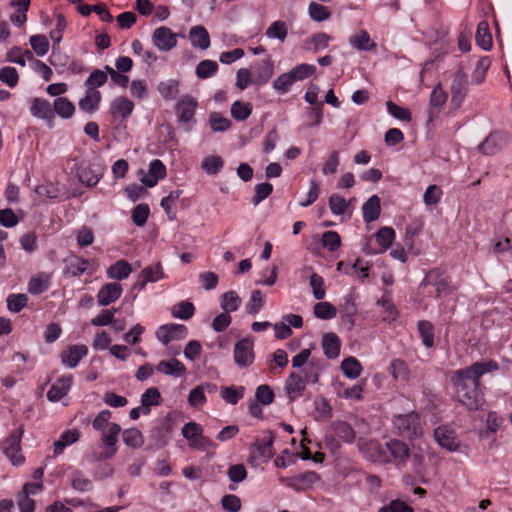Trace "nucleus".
I'll return each instance as SVG.
<instances>
[{"label":"nucleus","instance_id":"nucleus-2","mask_svg":"<svg viewBox=\"0 0 512 512\" xmlns=\"http://www.w3.org/2000/svg\"><path fill=\"white\" fill-rule=\"evenodd\" d=\"M392 423L397 434L403 438L413 440L422 435L420 418L416 412L395 415Z\"/></svg>","mask_w":512,"mask_h":512},{"label":"nucleus","instance_id":"nucleus-44","mask_svg":"<svg viewBox=\"0 0 512 512\" xmlns=\"http://www.w3.org/2000/svg\"><path fill=\"white\" fill-rule=\"evenodd\" d=\"M157 89L165 100H173L179 93V82L175 79L161 81Z\"/></svg>","mask_w":512,"mask_h":512},{"label":"nucleus","instance_id":"nucleus-25","mask_svg":"<svg viewBox=\"0 0 512 512\" xmlns=\"http://www.w3.org/2000/svg\"><path fill=\"white\" fill-rule=\"evenodd\" d=\"M133 109V102L129 100L126 96L116 97L110 105V113L114 118H127L129 115L132 114Z\"/></svg>","mask_w":512,"mask_h":512},{"label":"nucleus","instance_id":"nucleus-51","mask_svg":"<svg viewBox=\"0 0 512 512\" xmlns=\"http://www.w3.org/2000/svg\"><path fill=\"white\" fill-rule=\"evenodd\" d=\"M218 68L219 66L216 61L206 59L199 62L195 73L198 78L207 79L213 76L218 71Z\"/></svg>","mask_w":512,"mask_h":512},{"label":"nucleus","instance_id":"nucleus-61","mask_svg":"<svg viewBox=\"0 0 512 512\" xmlns=\"http://www.w3.org/2000/svg\"><path fill=\"white\" fill-rule=\"evenodd\" d=\"M315 412L318 414L315 418L329 419L332 417V407L329 402L322 396H317L314 400Z\"/></svg>","mask_w":512,"mask_h":512},{"label":"nucleus","instance_id":"nucleus-35","mask_svg":"<svg viewBox=\"0 0 512 512\" xmlns=\"http://www.w3.org/2000/svg\"><path fill=\"white\" fill-rule=\"evenodd\" d=\"M132 272L131 265L126 260H118L107 269V276L118 281L126 279Z\"/></svg>","mask_w":512,"mask_h":512},{"label":"nucleus","instance_id":"nucleus-53","mask_svg":"<svg viewBox=\"0 0 512 512\" xmlns=\"http://www.w3.org/2000/svg\"><path fill=\"white\" fill-rule=\"evenodd\" d=\"M108 80L107 74L100 70L95 69L84 82L86 89L97 91L96 88L103 86Z\"/></svg>","mask_w":512,"mask_h":512},{"label":"nucleus","instance_id":"nucleus-33","mask_svg":"<svg viewBox=\"0 0 512 512\" xmlns=\"http://www.w3.org/2000/svg\"><path fill=\"white\" fill-rule=\"evenodd\" d=\"M380 212V198L377 195H372L362 206L363 220L366 223L377 220L380 216Z\"/></svg>","mask_w":512,"mask_h":512},{"label":"nucleus","instance_id":"nucleus-50","mask_svg":"<svg viewBox=\"0 0 512 512\" xmlns=\"http://www.w3.org/2000/svg\"><path fill=\"white\" fill-rule=\"evenodd\" d=\"M209 125L213 132H225L230 129L232 122L218 112L209 115Z\"/></svg>","mask_w":512,"mask_h":512},{"label":"nucleus","instance_id":"nucleus-12","mask_svg":"<svg viewBox=\"0 0 512 512\" xmlns=\"http://www.w3.org/2000/svg\"><path fill=\"white\" fill-rule=\"evenodd\" d=\"M434 439L439 446L451 452L457 451L461 444L455 431L446 426L434 430Z\"/></svg>","mask_w":512,"mask_h":512},{"label":"nucleus","instance_id":"nucleus-19","mask_svg":"<svg viewBox=\"0 0 512 512\" xmlns=\"http://www.w3.org/2000/svg\"><path fill=\"white\" fill-rule=\"evenodd\" d=\"M319 480L320 476L318 473L306 471L291 477L288 485L296 491H304L311 488Z\"/></svg>","mask_w":512,"mask_h":512},{"label":"nucleus","instance_id":"nucleus-56","mask_svg":"<svg viewBox=\"0 0 512 512\" xmlns=\"http://www.w3.org/2000/svg\"><path fill=\"white\" fill-rule=\"evenodd\" d=\"M490 65H491V60L488 56L481 57L477 61L476 67L472 73V82L475 84L482 83Z\"/></svg>","mask_w":512,"mask_h":512},{"label":"nucleus","instance_id":"nucleus-6","mask_svg":"<svg viewBox=\"0 0 512 512\" xmlns=\"http://www.w3.org/2000/svg\"><path fill=\"white\" fill-rule=\"evenodd\" d=\"M451 104L455 108H459L466 97L468 91V79L462 68L458 69L452 79L450 86Z\"/></svg>","mask_w":512,"mask_h":512},{"label":"nucleus","instance_id":"nucleus-17","mask_svg":"<svg viewBox=\"0 0 512 512\" xmlns=\"http://www.w3.org/2000/svg\"><path fill=\"white\" fill-rule=\"evenodd\" d=\"M88 353L85 345H70L66 351L61 354L62 363L68 368H75L79 362Z\"/></svg>","mask_w":512,"mask_h":512},{"label":"nucleus","instance_id":"nucleus-1","mask_svg":"<svg viewBox=\"0 0 512 512\" xmlns=\"http://www.w3.org/2000/svg\"><path fill=\"white\" fill-rule=\"evenodd\" d=\"M499 370L495 360L477 361L470 366L451 372L450 383L456 400L470 411L478 410L484 402L480 379L488 373Z\"/></svg>","mask_w":512,"mask_h":512},{"label":"nucleus","instance_id":"nucleus-59","mask_svg":"<svg viewBox=\"0 0 512 512\" xmlns=\"http://www.w3.org/2000/svg\"><path fill=\"white\" fill-rule=\"evenodd\" d=\"M124 443L132 448H138L143 444V436L137 428H129L122 434Z\"/></svg>","mask_w":512,"mask_h":512},{"label":"nucleus","instance_id":"nucleus-43","mask_svg":"<svg viewBox=\"0 0 512 512\" xmlns=\"http://www.w3.org/2000/svg\"><path fill=\"white\" fill-rule=\"evenodd\" d=\"M341 369L347 378L356 379L362 371V366L355 357L350 356L342 361Z\"/></svg>","mask_w":512,"mask_h":512},{"label":"nucleus","instance_id":"nucleus-24","mask_svg":"<svg viewBox=\"0 0 512 512\" xmlns=\"http://www.w3.org/2000/svg\"><path fill=\"white\" fill-rule=\"evenodd\" d=\"M71 384L72 376L59 378L48 390L47 399L51 402L60 401L69 392Z\"/></svg>","mask_w":512,"mask_h":512},{"label":"nucleus","instance_id":"nucleus-9","mask_svg":"<svg viewBox=\"0 0 512 512\" xmlns=\"http://www.w3.org/2000/svg\"><path fill=\"white\" fill-rule=\"evenodd\" d=\"M23 430L10 434L3 443V452L10 459L13 465H21L25 459L21 454V437Z\"/></svg>","mask_w":512,"mask_h":512},{"label":"nucleus","instance_id":"nucleus-40","mask_svg":"<svg viewBox=\"0 0 512 512\" xmlns=\"http://www.w3.org/2000/svg\"><path fill=\"white\" fill-rule=\"evenodd\" d=\"M253 111V106L249 102L235 101L231 105V116L236 121H245L248 119Z\"/></svg>","mask_w":512,"mask_h":512},{"label":"nucleus","instance_id":"nucleus-16","mask_svg":"<svg viewBox=\"0 0 512 512\" xmlns=\"http://www.w3.org/2000/svg\"><path fill=\"white\" fill-rule=\"evenodd\" d=\"M306 388V382L302 375L292 372L285 381L284 389L288 395L289 401L293 402L301 396Z\"/></svg>","mask_w":512,"mask_h":512},{"label":"nucleus","instance_id":"nucleus-60","mask_svg":"<svg viewBox=\"0 0 512 512\" xmlns=\"http://www.w3.org/2000/svg\"><path fill=\"white\" fill-rule=\"evenodd\" d=\"M316 67L314 65H309L306 63H302L299 65H296L293 67L289 73L292 76L293 80L296 81H302L309 76H311L313 73H315Z\"/></svg>","mask_w":512,"mask_h":512},{"label":"nucleus","instance_id":"nucleus-62","mask_svg":"<svg viewBox=\"0 0 512 512\" xmlns=\"http://www.w3.org/2000/svg\"><path fill=\"white\" fill-rule=\"evenodd\" d=\"M33 51L38 56H44L49 50V41L45 35H32L29 39Z\"/></svg>","mask_w":512,"mask_h":512},{"label":"nucleus","instance_id":"nucleus-21","mask_svg":"<svg viewBox=\"0 0 512 512\" xmlns=\"http://www.w3.org/2000/svg\"><path fill=\"white\" fill-rule=\"evenodd\" d=\"M274 440V434L271 431H267L261 441L253 445L252 452L256 453V457L264 458L265 460L271 459L275 454L273 448Z\"/></svg>","mask_w":512,"mask_h":512},{"label":"nucleus","instance_id":"nucleus-20","mask_svg":"<svg viewBox=\"0 0 512 512\" xmlns=\"http://www.w3.org/2000/svg\"><path fill=\"white\" fill-rule=\"evenodd\" d=\"M174 429V421L172 415L167 414L161 423L152 430V438L157 444L164 446L167 444L169 437Z\"/></svg>","mask_w":512,"mask_h":512},{"label":"nucleus","instance_id":"nucleus-41","mask_svg":"<svg viewBox=\"0 0 512 512\" xmlns=\"http://www.w3.org/2000/svg\"><path fill=\"white\" fill-rule=\"evenodd\" d=\"M245 388L243 386H223L221 387V397L231 405H236L243 398Z\"/></svg>","mask_w":512,"mask_h":512},{"label":"nucleus","instance_id":"nucleus-23","mask_svg":"<svg viewBox=\"0 0 512 512\" xmlns=\"http://www.w3.org/2000/svg\"><path fill=\"white\" fill-rule=\"evenodd\" d=\"M274 74V63L269 57L266 60L261 61L252 77V84L256 86H262L266 84Z\"/></svg>","mask_w":512,"mask_h":512},{"label":"nucleus","instance_id":"nucleus-36","mask_svg":"<svg viewBox=\"0 0 512 512\" xmlns=\"http://www.w3.org/2000/svg\"><path fill=\"white\" fill-rule=\"evenodd\" d=\"M52 110L54 115H58L63 119H70L74 112V104L66 97H57L53 102Z\"/></svg>","mask_w":512,"mask_h":512},{"label":"nucleus","instance_id":"nucleus-31","mask_svg":"<svg viewBox=\"0 0 512 512\" xmlns=\"http://www.w3.org/2000/svg\"><path fill=\"white\" fill-rule=\"evenodd\" d=\"M102 176V171L98 165H89L81 167L78 170V178L81 183L88 187L95 186Z\"/></svg>","mask_w":512,"mask_h":512},{"label":"nucleus","instance_id":"nucleus-27","mask_svg":"<svg viewBox=\"0 0 512 512\" xmlns=\"http://www.w3.org/2000/svg\"><path fill=\"white\" fill-rule=\"evenodd\" d=\"M324 355L329 359H335L340 354L341 341L337 334L329 332L322 337Z\"/></svg>","mask_w":512,"mask_h":512},{"label":"nucleus","instance_id":"nucleus-22","mask_svg":"<svg viewBox=\"0 0 512 512\" xmlns=\"http://www.w3.org/2000/svg\"><path fill=\"white\" fill-rule=\"evenodd\" d=\"M340 313L343 321L348 323L349 329H352L356 322L357 307L352 293L343 297L340 304Z\"/></svg>","mask_w":512,"mask_h":512},{"label":"nucleus","instance_id":"nucleus-18","mask_svg":"<svg viewBox=\"0 0 512 512\" xmlns=\"http://www.w3.org/2000/svg\"><path fill=\"white\" fill-rule=\"evenodd\" d=\"M166 177V167L159 159H154L149 165V175L141 177V182L149 188L156 186L159 180Z\"/></svg>","mask_w":512,"mask_h":512},{"label":"nucleus","instance_id":"nucleus-42","mask_svg":"<svg viewBox=\"0 0 512 512\" xmlns=\"http://www.w3.org/2000/svg\"><path fill=\"white\" fill-rule=\"evenodd\" d=\"M349 43L360 51H370L376 44L371 41L370 35L367 31L362 30L358 35L351 36Z\"/></svg>","mask_w":512,"mask_h":512},{"label":"nucleus","instance_id":"nucleus-39","mask_svg":"<svg viewBox=\"0 0 512 512\" xmlns=\"http://www.w3.org/2000/svg\"><path fill=\"white\" fill-rule=\"evenodd\" d=\"M417 328L420 337L422 338V343L426 348H431L434 346V325L428 320H420L417 323Z\"/></svg>","mask_w":512,"mask_h":512},{"label":"nucleus","instance_id":"nucleus-32","mask_svg":"<svg viewBox=\"0 0 512 512\" xmlns=\"http://www.w3.org/2000/svg\"><path fill=\"white\" fill-rule=\"evenodd\" d=\"M101 98L102 96L99 91L86 89L84 97H82L78 102V106L80 110L92 114L98 110Z\"/></svg>","mask_w":512,"mask_h":512},{"label":"nucleus","instance_id":"nucleus-29","mask_svg":"<svg viewBox=\"0 0 512 512\" xmlns=\"http://www.w3.org/2000/svg\"><path fill=\"white\" fill-rule=\"evenodd\" d=\"M448 98L447 93L443 90L441 83H438L430 94V105L432 110L429 112L428 124L434 120L435 112H439L441 107L446 103Z\"/></svg>","mask_w":512,"mask_h":512},{"label":"nucleus","instance_id":"nucleus-52","mask_svg":"<svg viewBox=\"0 0 512 512\" xmlns=\"http://www.w3.org/2000/svg\"><path fill=\"white\" fill-rule=\"evenodd\" d=\"M241 305V298L235 291H228L223 294L221 308L229 313L238 310Z\"/></svg>","mask_w":512,"mask_h":512},{"label":"nucleus","instance_id":"nucleus-5","mask_svg":"<svg viewBox=\"0 0 512 512\" xmlns=\"http://www.w3.org/2000/svg\"><path fill=\"white\" fill-rule=\"evenodd\" d=\"M358 447L369 461L378 463L381 465H387L389 460L386 454V443L382 445L377 440H365L363 438L358 439Z\"/></svg>","mask_w":512,"mask_h":512},{"label":"nucleus","instance_id":"nucleus-26","mask_svg":"<svg viewBox=\"0 0 512 512\" xmlns=\"http://www.w3.org/2000/svg\"><path fill=\"white\" fill-rule=\"evenodd\" d=\"M156 370L159 373L173 376L175 378L181 377L186 373L185 365L176 358H172L171 360L167 361H160L156 366Z\"/></svg>","mask_w":512,"mask_h":512},{"label":"nucleus","instance_id":"nucleus-55","mask_svg":"<svg viewBox=\"0 0 512 512\" xmlns=\"http://www.w3.org/2000/svg\"><path fill=\"white\" fill-rule=\"evenodd\" d=\"M224 165V160L221 156L213 155L208 156L202 161V169L209 175L217 174Z\"/></svg>","mask_w":512,"mask_h":512},{"label":"nucleus","instance_id":"nucleus-15","mask_svg":"<svg viewBox=\"0 0 512 512\" xmlns=\"http://www.w3.org/2000/svg\"><path fill=\"white\" fill-rule=\"evenodd\" d=\"M506 143V137L501 132L490 133L485 140L479 144L478 149L485 155H494L499 152Z\"/></svg>","mask_w":512,"mask_h":512},{"label":"nucleus","instance_id":"nucleus-54","mask_svg":"<svg viewBox=\"0 0 512 512\" xmlns=\"http://www.w3.org/2000/svg\"><path fill=\"white\" fill-rule=\"evenodd\" d=\"M310 18L316 22H322L330 18L331 13L327 7L317 2H311L308 6Z\"/></svg>","mask_w":512,"mask_h":512},{"label":"nucleus","instance_id":"nucleus-46","mask_svg":"<svg viewBox=\"0 0 512 512\" xmlns=\"http://www.w3.org/2000/svg\"><path fill=\"white\" fill-rule=\"evenodd\" d=\"M313 313L321 320L333 319L337 315V309L329 302L320 301L314 305Z\"/></svg>","mask_w":512,"mask_h":512},{"label":"nucleus","instance_id":"nucleus-14","mask_svg":"<svg viewBox=\"0 0 512 512\" xmlns=\"http://www.w3.org/2000/svg\"><path fill=\"white\" fill-rule=\"evenodd\" d=\"M122 286L117 282H109L101 287L97 294V302L100 306H108L118 300L122 295Z\"/></svg>","mask_w":512,"mask_h":512},{"label":"nucleus","instance_id":"nucleus-8","mask_svg":"<svg viewBox=\"0 0 512 512\" xmlns=\"http://www.w3.org/2000/svg\"><path fill=\"white\" fill-rule=\"evenodd\" d=\"M188 329L183 324L169 323L160 326L156 331V338L167 346L171 341L185 339Z\"/></svg>","mask_w":512,"mask_h":512},{"label":"nucleus","instance_id":"nucleus-28","mask_svg":"<svg viewBox=\"0 0 512 512\" xmlns=\"http://www.w3.org/2000/svg\"><path fill=\"white\" fill-rule=\"evenodd\" d=\"M80 438V431L78 429L65 430L57 441L54 442L53 456L61 455L64 449L76 443Z\"/></svg>","mask_w":512,"mask_h":512},{"label":"nucleus","instance_id":"nucleus-11","mask_svg":"<svg viewBox=\"0 0 512 512\" xmlns=\"http://www.w3.org/2000/svg\"><path fill=\"white\" fill-rule=\"evenodd\" d=\"M152 42L159 50L170 51L177 45V35L170 28L161 26L154 30Z\"/></svg>","mask_w":512,"mask_h":512},{"label":"nucleus","instance_id":"nucleus-30","mask_svg":"<svg viewBox=\"0 0 512 512\" xmlns=\"http://www.w3.org/2000/svg\"><path fill=\"white\" fill-rule=\"evenodd\" d=\"M189 38L192 46L195 48L206 50L210 46V36L207 29L204 26H193L190 29Z\"/></svg>","mask_w":512,"mask_h":512},{"label":"nucleus","instance_id":"nucleus-34","mask_svg":"<svg viewBox=\"0 0 512 512\" xmlns=\"http://www.w3.org/2000/svg\"><path fill=\"white\" fill-rule=\"evenodd\" d=\"M331 428L335 435L345 443L351 444L356 440L354 428L346 421H334L331 424Z\"/></svg>","mask_w":512,"mask_h":512},{"label":"nucleus","instance_id":"nucleus-37","mask_svg":"<svg viewBox=\"0 0 512 512\" xmlns=\"http://www.w3.org/2000/svg\"><path fill=\"white\" fill-rule=\"evenodd\" d=\"M475 40L483 50H489L492 47V35L487 21L483 20L478 23Z\"/></svg>","mask_w":512,"mask_h":512},{"label":"nucleus","instance_id":"nucleus-64","mask_svg":"<svg viewBox=\"0 0 512 512\" xmlns=\"http://www.w3.org/2000/svg\"><path fill=\"white\" fill-rule=\"evenodd\" d=\"M328 202L331 212L337 216L343 215L348 208V202L346 201V199L338 194H332L329 197Z\"/></svg>","mask_w":512,"mask_h":512},{"label":"nucleus","instance_id":"nucleus-45","mask_svg":"<svg viewBox=\"0 0 512 512\" xmlns=\"http://www.w3.org/2000/svg\"><path fill=\"white\" fill-rule=\"evenodd\" d=\"M288 34L287 24L284 21L277 20L271 23L267 28L265 35L270 39H278L284 42Z\"/></svg>","mask_w":512,"mask_h":512},{"label":"nucleus","instance_id":"nucleus-48","mask_svg":"<svg viewBox=\"0 0 512 512\" xmlns=\"http://www.w3.org/2000/svg\"><path fill=\"white\" fill-rule=\"evenodd\" d=\"M195 313L194 304L190 301H181L177 303L172 309V316L181 320H188L193 317Z\"/></svg>","mask_w":512,"mask_h":512},{"label":"nucleus","instance_id":"nucleus-4","mask_svg":"<svg viewBox=\"0 0 512 512\" xmlns=\"http://www.w3.org/2000/svg\"><path fill=\"white\" fill-rule=\"evenodd\" d=\"M196 107L197 101L190 95L182 96L176 104L178 122L185 125L186 132H190L196 122L194 118Z\"/></svg>","mask_w":512,"mask_h":512},{"label":"nucleus","instance_id":"nucleus-3","mask_svg":"<svg viewBox=\"0 0 512 512\" xmlns=\"http://www.w3.org/2000/svg\"><path fill=\"white\" fill-rule=\"evenodd\" d=\"M386 454L389 460L388 464H393L402 469L407 465L411 456L409 446L396 438H390L386 441Z\"/></svg>","mask_w":512,"mask_h":512},{"label":"nucleus","instance_id":"nucleus-57","mask_svg":"<svg viewBox=\"0 0 512 512\" xmlns=\"http://www.w3.org/2000/svg\"><path fill=\"white\" fill-rule=\"evenodd\" d=\"M203 433V427L196 422H188L182 428V435L185 439L189 441L190 446L194 444L195 441L201 436Z\"/></svg>","mask_w":512,"mask_h":512},{"label":"nucleus","instance_id":"nucleus-47","mask_svg":"<svg viewBox=\"0 0 512 512\" xmlns=\"http://www.w3.org/2000/svg\"><path fill=\"white\" fill-rule=\"evenodd\" d=\"M88 266V260L79 257H72L66 266L65 274L72 277H78L87 270Z\"/></svg>","mask_w":512,"mask_h":512},{"label":"nucleus","instance_id":"nucleus-38","mask_svg":"<svg viewBox=\"0 0 512 512\" xmlns=\"http://www.w3.org/2000/svg\"><path fill=\"white\" fill-rule=\"evenodd\" d=\"M389 372L395 380L407 382L410 379V370L402 359H394L389 366Z\"/></svg>","mask_w":512,"mask_h":512},{"label":"nucleus","instance_id":"nucleus-58","mask_svg":"<svg viewBox=\"0 0 512 512\" xmlns=\"http://www.w3.org/2000/svg\"><path fill=\"white\" fill-rule=\"evenodd\" d=\"M294 83H295V81L293 80L290 73L286 72V73L279 75L273 81L272 86L278 94L283 95V94H286L290 90L291 86Z\"/></svg>","mask_w":512,"mask_h":512},{"label":"nucleus","instance_id":"nucleus-10","mask_svg":"<svg viewBox=\"0 0 512 512\" xmlns=\"http://www.w3.org/2000/svg\"><path fill=\"white\" fill-rule=\"evenodd\" d=\"M255 354L253 351V341L244 338L239 340L234 346V361L241 367H249L253 364Z\"/></svg>","mask_w":512,"mask_h":512},{"label":"nucleus","instance_id":"nucleus-49","mask_svg":"<svg viewBox=\"0 0 512 512\" xmlns=\"http://www.w3.org/2000/svg\"><path fill=\"white\" fill-rule=\"evenodd\" d=\"M28 296L23 293H12L7 296V309L12 313H19L28 303Z\"/></svg>","mask_w":512,"mask_h":512},{"label":"nucleus","instance_id":"nucleus-7","mask_svg":"<svg viewBox=\"0 0 512 512\" xmlns=\"http://www.w3.org/2000/svg\"><path fill=\"white\" fill-rule=\"evenodd\" d=\"M121 431V427L117 423H110L108 431L102 434V442L108 448L106 452L100 454H93L90 457V461H101L111 458L116 452L115 447L117 443V436Z\"/></svg>","mask_w":512,"mask_h":512},{"label":"nucleus","instance_id":"nucleus-13","mask_svg":"<svg viewBox=\"0 0 512 512\" xmlns=\"http://www.w3.org/2000/svg\"><path fill=\"white\" fill-rule=\"evenodd\" d=\"M30 113L33 117L46 120L50 127H53L55 119L50 102L44 98H34L31 102Z\"/></svg>","mask_w":512,"mask_h":512},{"label":"nucleus","instance_id":"nucleus-63","mask_svg":"<svg viewBox=\"0 0 512 512\" xmlns=\"http://www.w3.org/2000/svg\"><path fill=\"white\" fill-rule=\"evenodd\" d=\"M265 299L263 298L260 290H253L249 302L246 305L248 314L256 315L264 306Z\"/></svg>","mask_w":512,"mask_h":512}]
</instances>
